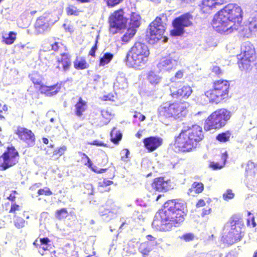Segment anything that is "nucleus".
<instances>
[{
  "label": "nucleus",
  "mask_w": 257,
  "mask_h": 257,
  "mask_svg": "<svg viewBox=\"0 0 257 257\" xmlns=\"http://www.w3.org/2000/svg\"><path fill=\"white\" fill-rule=\"evenodd\" d=\"M186 206L181 200H168L163 209L157 212L152 222V226L160 231H169L173 227L180 225L186 215Z\"/></svg>",
  "instance_id": "1"
},
{
  "label": "nucleus",
  "mask_w": 257,
  "mask_h": 257,
  "mask_svg": "<svg viewBox=\"0 0 257 257\" xmlns=\"http://www.w3.org/2000/svg\"><path fill=\"white\" fill-rule=\"evenodd\" d=\"M242 14L240 7L236 4H228L214 16L213 27L219 33L230 34L239 29L242 19Z\"/></svg>",
  "instance_id": "2"
},
{
  "label": "nucleus",
  "mask_w": 257,
  "mask_h": 257,
  "mask_svg": "<svg viewBox=\"0 0 257 257\" xmlns=\"http://www.w3.org/2000/svg\"><path fill=\"white\" fill-rule=\"evenodd\" d=\"M203 138L202 128L199 125L185 126L176 138L175 145L179 151L189 152L192 148H196L197 143Z\"/></svg>",
  "instance_id": "3"
},
{
  "label": "nucleus",
  "mask_w": 257,
  "mask_h": 257,
  "mask_svg": "<svg viewBox=\"0 0 257 257\" xmlns=\"http://www.w3.org/2000/svg\"><path fill=\"white\" fill-rule=\"evenodd\" d=\"M149 55L150 51L146 44L136 42L127 53L125 59L126 65L131 68L141 69L145 66Z\"/></svg>",
  "instance_id": "4"
},
{
  "label": "nucleus",
  "mask_w": 257,
  "mask_h": 257,
  "mask_svg": "<svg viewBox=\"0 0 257 257\" xmlns=\"http://www.w3.org/2000/svg\"><path fill=\"white\" fill-rule=\"evenodd\" d=\"M231 116L230 112L226 109H220L213 112L206 120L204 125L206 131L219 129L224 126Z\"/></svg>",
  "instance_id": "5"
},
{
  "label": "nucleus",
  "mask_w": 257,
  "mask_h": 257,
  "mask_svg": "<svg viewBox=\"0 0 257 257\" xmlns=\"http://www.w3.org/2000/svg\"><path fill=\"white\" fill-rule=\"evenodd\" d=\"M242 225L234 220L227 222L224 226L222 241L228 244H232L242 237Z\"/></svg>",
  "instance_id": "6"
},
{
  "label": "nucleus",
  "mask_w": 257,
  "mask_h": 257,
  "mask_svg": "<svg viewBox=\"0 0 257 257\" xmlns=\"http://www.w3.org/2000/svg\"><path fill=\"white\" fill-rule=\"evenodd\" d=\"M229 84L225 80H218L214 83V89L206 92L205 95L209 97L210 102L218 104L228 96Z\"/></svg>",
  "instance_id": "7"
},
{
  "label": "nucleus",
  "mask_w": 257,
  "mask_h": 257,
  "mask_svg": "<svg viewBox=\"0 0 257 257\" xmlns=\"http://www.w3.org/2000/svg\"><path fill=\"white\" fill-rule=\"evenodd\" d=\"M256 58L255 49L253 45L249 42H244L241 48V53L238 56L239 60L238 66L241 70L249 69L251 63Z\"/></svg>",
  "instance_id": "8"
},
{
  "label": "nucleus",
  "mask_w": 257,
  "mask_h": 257,
  "mask_svg": "<svg viewBox=\"0 0 257 257\" xmlns=\"http://www.w3.org/2000/svg\"><path fill=\"white\" fill-rule=\"evenodd\" d=\"M58 19L57 17L51 14H44L40 17L35 23V32L37 34H42L50 31Z\"/></svg>",
  "instance_id": "9"
},
{
  "label": "nucleus",
  "mask_w": 257,
  "mask_h": 257,
  "mask_svg": "<svg viewBox=\"0 0 257 257\" xmlns=\"http://www.w3.org/2000/svg\"><path fill=\"white\" fill-rule=\"evenodd\" d=\"M29 77L36 88H39L41 93L45 94L47 96L56 95L61 89V85L58 84L50 86L44 85L42 76L37 73H33Z\"/></svg>",
  "instance_id": "10"
},
{
  "label": "nucleus",
  "mask_w": 257,
  "mask_h": 257,
  "mask_svg": "<svg viewBox=\"0 0 257 257\" xmlns=\"http://www.w3.org/2000/svg\"><path fill=\"white\" fill-rule=\"evenodd\" d=\"M191 15L188 13L176 18L172 23L174 29L171 31V35L173 36H179L184 33V28L190 26L192 23L191 20Z\"/></svg>",
  "instance_id": "11"
},
{
  "label": "nucleus",
  "mask_w": 257,
  "mask_h": 257,
  "mask_svg": "<svg viewBox=\"0 0 257 257\" xmlns=\"http://www.w3.org/2000/svg\"><path fill=\"white\" fill-rule=\"evenodd\" d=\"M127 19L124 16L122 10H119L112 13L109 18L110 31L115 34L118 30L121 29L126 26Z\"/></svg>",
  "instance_id": "12"
},
{
  "label": "nucleus",
  "mask_w": 257,
  "mask_h": 257,
  "mask_svg": "<svg viewBox=\"0 0 257 257\" xmlns=\"http://www.w3.org/2000/svg\"><path fill=\"white\" fill-rule=\"evenodd\" d=\"M164 18H166L164 15H162V18L157 17L149 26L150 39L154 41H158L160 40L164 33L165 26L162 20Z\"/></svg>",
  "instance_id": "13"
},
{
  "label": "nucleus",
  "mask_w": 257,
  "mask_h": 257,
  "mask_svg": "<svg viewBox=\"0 0 257 257\" xmlns=\"http://www.w3.org/2000/svg\"><path fill=\"white\" fill-rule=\"evenodd\" d=\"M18 156L19 153L14 147H8L7 151L1 157L3 161L0 166L1 170H6L16 164L18 162Z\"/></svg>",
  "instance_id": "14"
},
{
  "label": "nucleus",
  "mask_w": 257,
  "mask_h": 257,
  "mask_svg": "<svg viewBox=\"0 0 257 257\" xmlns=\"http://www.w3.org/2000/svg\"><path fill=\"white\" fill-rule=\"evenodd\" d=\"M119 207L115 205L112 200H108L105 205L99 208V214L105 221L111 220L117 213Z\"/></svg>",
  "instance_id": "15"
},
{
  "label": "nucleus",
  "mask_w": 257,
  "mask_h": 257,
  "mask_svg": "<svg viewBox=\"0 0 257 257\" xmlns=\"http://www.w3.org/2000/svg\"><path fill=\"white\" fill-rule=\"evenodd\" d=\"M179 57L175 53L162 58L157 64V67L161 71H170L176 68L178 65Z\"/></svg>",
  "instance_id": "16"
},
{
  "label": "nucleus",
  "mask_w": 257,
  "mask_h": 257,
  "mask_svg": "<svg viewBox=\"0 0 257 257\" xmlns=\"http://www.w3.org/2000/svg\"><path fill=\"white\" fill-rule=\"evenodd\" d=\"M187 105L185 102L170 103L171 118L182 119L185 117L188 112Z\"/></svg>",
  "instance_id": "17"
},
{
  "label": "nucleus",
  "mask_w": 257,
  "mask_h": 257,
  "mask_svg": "<svg viewBox=\"0 0 257 257\" xmlns=\"http://www.w3.org/2000/svg\"><path fill=\"white\" fill-rule=\"evenodd\" d=\"M171 95L173 98H187L192 93V90L188 85L177 89L175 87L171 86L170 87Z\"/></svg>",
  "instance_id": "18"
},
{
  "label": "nucleus",
  "mask_w": 257,
  "mask_h": 257,
  "mask_svg": "<svg viewBox=\"0 0 257 257\" xmlns=\"http://www.w3.org/2000/svg\"><path fill=\"white\" fill-rule=\"evenodd\" d=\"M16 134L21 140L25 141L29 145L33 146L35 141V137L32 132L26 128L18 126Z\"/></svg>",
  "instance_id": "19"
},
{
  "label": "nucleus",
  "mask_w": 257,
  "mask_h": 257,
  "mask_svg": "<svg viewBox=\"0 0 257 257\" xmlns=\"http://www.w3.org/2000/svg\"><path fill=\"white\" fill-rule=\"evenodd\" d=\"M163 143V139L158 137H150L143 140L145 147L152 152L159 147Z\"/></svg>",
  "instance_id": "20"
},
{
  "label": "nucleus",
  "mask_w": 257,
  "mask_h": 257,
  "mask_svg": "<svg viewBox=\"0 0 257 257\" xmlns=\"http://www.w3.org/2000/svg\"><path fill=\"white\" fill-rule=\"evenodd\" d=\"M254 14L249 19V23L248 26H246V28H244L243 31L246 29V32L244 34V36L249 37L251 33H255L257 31V5L253 8Z\"/></svg>",
  "instance_id": "21"
},
{
  "label": "nucleus",
  "mask_w": 257,
  "mask_h": 257,
  "mask_svg": "<svg viewBox=\"0 0 257 257\" xmlns=\"http://www.w3.org/2000/svg\"><path fill=\"white\" fill-rule=\"evenodd\" d=\"M128 86L127 79L125 74L123 73H118L115 82L113 84V87L115 90H124Z\"/></svg>",
  "instance_id": "22"
},
{
  "label": "nucleus",
  "mask_w": 257,
  "mask_h": 257,
  "mask_svg": "<svg viewBox=\"0 0 257 257\" xmlns=\"http://www.w3.org/2000/svg\"><path fill=\"white\" fill-rule=\"evenodd\" d=\"M170 103L166 102L158 108V117L162 119L171 118Z\"/></svg>",
  "instance_id": "23"
},
{
  "label": "nucleus",
  "mask_w": 257,
  "mask_h": 257,
  "mask_svg": "<svg viewBox=\"0 0 257 257\" xmlns=\"http://www.w3.org/2000/svg\"><path fill=\"white\" fill-rule=\"evenodd\" d=\"M152 186L156 191L165 192L168 190V183L163 178L155 179Z\"/></svg>",
  "instance_id": "24"
},
{
  "label": "nucleus",
  "mask_w": 257,
  "mask_h": 257,
  "mask_svg": "<svg viewBox=\"0 0 257 257\" xmlns=\"http://www.w3.org/2000/svg\"><path fill=\"white\" fill-rule=\"evenodd\" d=\"M225 2L226 0H202V9H204L206 8V10H203V12H205L207 11V10H210L216 8L217 6H220Z\"/></svg>",
  "instance_id": "25"
},
{
  "label": "nucleus",
  "mask_w": 257,
  "mask_h": 257,
  "mask_svg": "<svg viewBox=\"0 0 257 257\" xmlns=\"http://www.w3.org/2000/svg\"><path fill=\"white\" fill-rule=\"evenodd\" d=\"M74 107L75 114L78 117H80L83 115V113L86 110V102L84 101L81 97H80L78 101L75 105Z\"/></svg>",
  "instance_id": "26"
},
{
  "label": "nucleus",
  "mask_w": 257,
  "mask_h": 257,
  "mask_svg": "<svg viewBox=\"0 0 257 257\" xmlns=\"http://www.w3.org/2000/svg\"><path fill=\"white\" fill-rule=\"evenodd\" d=\"M140 20L141 17L139 15L135 13H132L130 17L128 28L135 29L137 31L141 24Z\"/></svg>",
  "instance_id": "27"
},
{
  "label": "nucleus",
  "mask_w": 257,
  "mask_h": 257,
  "mask_svg": "<svg viewBox=\"0 0 257 257\" xmlns=\"http://www.w3.org/2000/svg\"><path fill=\"white\" fill-rule=\"evenodd\" d=\"M204 189V185L201 182H194L191 187L188 190V194L189 195L194 196L195 194L202 192Z\"/></svg>",
  "instance_id": "28"
},
{
  "label": "nucleus",
  "mask_w": 257,
  "mask_h": 257,
  "mask_svg": "<svg viewBox=\"0 0 257 257\" xmlns=\"http://www.w3.org/2000/svg\"><path fill=\"white\" fill-rule=\"evenodd\" d=\"M61 59L58 58L57 61L59 63L61 62L62 63L64 71H66L69 69L70 66L71 65V60L70 56L67 53H62L61 54Z\"/></svg>",
  "instance_id": "29"
},
{
  "label": "nucleus",
  "mask_w": 257,
  "mask_h": 257,
  "mask_svg": "<svg viewBox=\"0 0 257 257\" xmlns=\"http://www.w3.org/2000/svg\"><path fill=\"white\" fill-rule=\"evenodd\" d=\"M257 172V165L255 164L251 161H249L247 164L245 172L246 178L249 179L250 178L254 175Z\"/></svg>",
  "instance_id": "30"
},
{
  "label": "nucleus",
  "mask_w": 257,
  "mask_h": 257,
  "mask_svg": "<svg viewBox=\"0 0 257 257\" xmlns=\"http://www.w3.org/2000/svg\"><path fill=\"white\" fill-rule=\"evenodd\" d=\"M221 157V160H222V162L221 164L218 162L215 163L212 162L210 163V167L212 168L213 170H218L224 167L228 158V154L227 152L225 151L224 153H222Z\"/></svg>",
  "instance_id": "31"
},
{
  "label": "nucleus",
  "mask_w": 257,
  "mask_h": 257,
  "mask_svg": "<svg viewBox=\"0 0 257 257\" xmlns=\"http://www.w3.org/2000/svg\"><path fill=\"white\" fill-rule=\"evenodd\" d=\"M17 34L14 32H10L8 34H3V42L7 45H11L14 43L16 39Z\"/></svg>",
  "instance_id": "32"
},
{
  "label": "nucleus",
  "mask_w": 257,
  "mask_h": 257,
  "mask_svg": "<svg viewBox=\"0 0 257 257\" xmlns=\"http://www.w3.org/2000/svg\"><path fill=\"white\" fill-rule=\"evenodd\" d=\"M153 246L150 242H145L141 243L139 247V250L143 254L147 255L151 250H152Z\"/></svg>",
  "instance_id": "33"
},
{
  "label": "nucleus",
  "mask_w": 257,
  "mask_h": 257,
  "mask_svg": "<svg viewBox=\"0 0 257 257\" xmlns=\"http://www.w3.org/2000/svg\"><path fill=\"white\" fill-rule=\"evenodd\" d=\"M113 57V55L111 53H105L103 54L99 60V66H104L108 64Z\"/></svg>",
  "instance_id": "34"
},
{
  "label": "nucleus",
  "mask_w": 257,
  "mask_h": 257,
  "mask_svg": "<svg viewBox=\"0 0 257 257\" xmlns=\"http://www.w3.org/2000/svg\"><path fill=\"white\" fill-rule=\"evenodd\" d=\"M135 29L128 28L125 34L121 37V41L124 43H127L132 39L136 33Z\"/></svg>",
  "instance_id": "35"
},
{
  "label": "nucleus",
  "mask_w": 257,
  "mask_h": 257,
  "mask_svg": "<svg viewBox=\"0 0 257 257\" xmlns=\"http://www.w3.org/2000/svg\"><path fill=\"white\" fill-rule=\"evenodd\" d=\"M74 67L77 69H85L89 67V64L83 58L77 59L74 63Z\"/></svg>",
  "instance_id": "36"
},
{
  "label": "nucleus",
  "mask_w": 257,
  "mask_h": 257,
  "mask_svg": "<svg viewBox=\"0 0 257 257\" xmlns=\"http://www.w3.org/2000/svg\"><path fill=\"white\" fill-rule=\"evenodd\" d=\"M231 134L229 131L219 134L216 137V139L220 142L225 143L229 141Z\"/></svg>",
  "instance_id": "37"
},
{
  "label": "nucleus",
  "mask_w": 257,
  "mask_h": 257,
  "mask_svg": "<svg viewBox=\"0 0 257 257\" xmlns=\"http://www.w3.org/2000/svg\"><path fill=\"white\" fill-rule=\"evenodd\" d=\"M148 79L151 84H157L160 81V77L154 72L151 71L148 74Z\"/></svg>",
  "instance_id": "38"
},
{
  "label": "nucleus",
  "mask_w": 257,
  "mask_h": 257,
  "mask_svg": "<svg viewBox=\"0 0 257 257\" xmlns=\"http://www.w3.org/2000/svg\"><path fill=\"white\" fill-rule=\"evenodd\" d=\"M68 215V213L66 208H62L60 210H58L56 211L55 213L56 217L59 220L66 218Z\"/></svg>",
  "instance_id": "39"
},
{
  "label": "nucleus",
  "mask_w": 257,
  "mask_h": 257,
  "mask_svg": "<svg viewBox=\"0 0 257 257\" xmlns=\"http://www.w3.org/2000/svg\"><path fill=\"white\" fill-rule=\"evenodd\" d=\"M111 140L114 143L117 144L121 139L122 135L120 133L117 134L114 128L110 133Z\"/></svg>",
  "instance_id": "40"
},
{
  "label": "nucleus",
  "mask_w": 257,
  "mask_h": 257,
  "mask_svg": "<svg viewBox=\"0 0 257 257\" xmlns=\"http://www.w3.org/2000/svg\"><path fill=\"white\" fill-rule=\"evenodd\" d=\"M66 12L68 15L70 16H78L80 11L73 6H70L66 9Z\"/></svg>",
  "instance_id": "41"
},
{
  "label": "nucleus",
  "mask_w": 257,
  "mask_h": 257,
  "mask_svg": "<svg viewBox=\"0 0 257 257\" xmlns=\"http://www.w3.org/2000/svg\"><path fill=\"white\" fill-rule=\"evenodd\" d=\"M101 115L103 118L106 119L104 122L105 124H107L111 118V114L108 110H102Z\"/></svg>",
  "instance_id": "42"
},
{
  "label": "nucleus",
  "mask_w": 257,
  "mask_h": 257,
  "mask_svg": "<svg viewBox=\"0 0 257 257\" xmlns=\"http://www.w3.org/2000/svg\"><path fill=\"white\" fill-rule=\"evenodd\" d=\"M15 225L18 228H21L25 226V221L21 217H18L14 221Z\"/></svg>",
  "instance_id": "43"
},
{
  "label": "nucleus",
  "mask_w": 257,
  "mask_h": 257,
  "mask_svg": "<svg viewBox=\"0 0 257 257\" xmlns=\"http://www.w3.org/2000/svg\"><path fill=\"white\" fill-rule=\"evenodd\" d=\"M108 7L112 8L117 5L123 0H103Z\"/></svg>",
  "instance_id": "44"
},
{
  "label": "nucleus",
  "mask_w": 257,
  "mask_h": 257,
  "mask_svg": "<svg viewBox=\"0 0 257 257\" xmlns=\"http://www.w3.org/2000/svg\"><path fill=\"white\" fill-rule=\"evenodd\" d=\"M234 196V193H232V190L228 189L223 194V198L226 201L232 199Z\"/></svg>",
  "instance_id": "45"
},
{
  "label": "nucleus",
  "mask_w": 257,
  "mask_h": 257,
  "mask_svg": "<svg viewBox=\"0 0 257 257\" xmlns=\"http://www.w3.org/2000/svg\"><path fill=\"white\" fill-rule=\"evenodd\" d=\"M181 238L183 239L186 241H190L194 238V235L192 233H187L182 236Z\"/></svg>",
  "instance_id": "46"
},
{
  "label": "nucleus",
  "mask_w": 257,
  "mask_h": 257,
  "mask_svg": "<svg viewBox=\"0 0 257 257\" xmlns=\"http://www.w3.org/2000/svg\"><path fill=\"white\" fill-rule=\"evenodd\" d=\"M66 150V147L65 146H63L58 149L55 150L54 151V155H59V156H61V155L64 154Z\"/></svg>",
  "instance_id": "47"
},
{
  "label": "nucleus",
  "mask_w": 257,
  "mask_h": 257,
  "mask_svg": "<svg viewBox=\"0 0 257 257\" xmlns=\"http://www.w3.org/2000/svg\"><path fill=\"white\" fill-rule=\"evenodd\" d=\"M38 193L39 195H50L52 194V192L49 189L46 188L45 189H41L38 190Z\"/></svg>",
  "instance_id": "48"
},
{
  "label": "nucleus",
  "mask_w": 257,
  "mask_h": 257,
  "mask_svg": "<svg viewBox=\"0 0 257 257\" xmlns=\"http://www.w3.org/2000/svg\"><path fill=\"white\" fill-rule=\"evenodd\" d=\"M184 72L182 70H179L176 73L174 77L172 78L171 80L172 81H175L176 80L182 78Z\"/></svg>",
  "instance_id": "49"
},
{
  "label": "nucleus",
  "mask_w": 257,
  "mask_h": 257,
  "mask_svg": "<svg viewBox=\"0 0 257 257\" xmlns=\"http://www.w3.org/2000/svg\"><path fill=\"white\" fill-rule=\"evenodd\" d=\"M130 154V152L127 149H124L121 152V160L125 161L126 159L128 158V156Z\"/></svg>",
  "instance_id": "50"
},
{
  "label": "nucleus",
  "mask_w": 257,
  "mask_h": 257,
  "mask_svg": "<svg viewBox=\"0 0 257 257\" xmlns=\"http://www.w3.org/2000/svg\"><path fill=\"white\" fill-rule=\"evenodd\" d=\"M48 246L47 244H41L39 248V252L42 255H44L45 251L48 250Z\"/></svg>",
  "instance_id": "51"
},
{
  "label": "nucleus",
  "mask_w": 257,
  "mask_h": 257,
  "mask_svg": "<svg viewBox=\"0 0 257 257\" xmlns=\"http://www.w3.org/2000/svg\"><path fill=\"white\" fill-rule=\"evenodd\" d=\"M97 41L96 40L94 45L92 47L90 51H89V54L91 56H93V57L95 56V52H96V50L97 49Z\"/></svg>",
  "instance_id": "52"
},
{
  "label": "nucleus",
  "mask_w": 257,
  "mask_h": 257,
  "mask_svg": "<svg viewBox=\"0 0 257 257\" xmlns=\"http://www.w3.org/2000/svg\"><path fill=\"white\" fill-rule=\"evenodd\" d=\"M91 169V170L94 171V172L97 173H102L106 171V169H101L100 170L98 169V168L95 166L93 165L92 168H90Z\"/></svg>",
  "instance_id": "53"
},
{
  "label": "nucleus",
  "mask_w": 257,
  "mask_h": 257,
  "mask_svg": "<svg viewBox=\"0 0 257 257\" xmlns=\"http://www.w3.org/2000/svg\"><path fill=\"white\" fill-rule=\"evenodd\" d=\"M147 238L149 240L148 242H150L151 243L152 245L154 246L156 245L157 242L155 240V238L151 235H147Z\"/></svg>",
  "instance_id": "54"
},
{
  "label": "nucleus",
  "mask_w": 257,
  "mask_h": 257,
  "mask_svg": "<svg viewBox=\"0 0 257 257\" xmlns=\"http://www.w3.org/2000/svg\"><path fill=\"white\" fill-rule=\"evenodd\" d=\"M134 117L135 118H138L141 121H144L146 118L145 116L142 114L141 113H137L135 114Z\"/></svg>",
  "instance_id": "55"
},
{
  "label": "nucleus",
  "mask_w": 257,
  "mask_h": 257,
  "mask_svg": "<svg viewBox=\"0 0 257 257\" xmlns=\"http://www.w3.org/2000/svg\"><path fill=\"white\" fill-rule=\"evenodd\" d=\"M19 210V206L16 204H13L12 205L11 208L10 212L15 213L16 211Z\"/></svg>",
  "instance_id": "56"
},
{
  "label": "nucleus",
  "mask_w": 257,
  "mask_h": 257,
  "mask_svg": "<svg viewBox=\"0 0 257 257\" xmlns=\"http://www.w3.org/2000/svg\"><path fill=\"white\" fill-rule=\"evenodd\" d=\"M83 156H84L85 157V158L87 160V163H86L85 165H87L89 168H92V166L93 165V164L92 161H91V160L85 154L83 153Z\"/></svg>",
  "instance_id": "57"
},
{
  "label": "nucleus",
  "mask_w": 257,
  "mask_h": 257,
  "mask_svg": "<svg viewBox=\"0 0 257 257\" xmlns=\"http://www.w3.org/2000/svg\"><path fill=\"white\" fill-rule=\"evenodd\" d=\"M51 49L54 51H57L60 47L59 44L58 42H54L51 45Z\"/></svg>",
  "instance_id": "58"
},
{
  "label": "nucleus",
  "mask_w": 257,
  "mask_h": 257,
  "mask_svg": "<svg viewBox=\"0 0 257 257\" xmlns=\"http://www.w3.org/2000/svg\"><path fill=\"white\" fill-rule=\"evenodd\" d=\"M211 208H203L201 213V216H204L205 215L209 214L210 213Z\"/></svg>",
  "instance_id": "59"
},
{
  "label": "nucleus",
  "mask_w": 257,
  "mask_h": 257,
  "mask_svg": "<svg viewBox=\"0 0 257 257\" xmlns=\"http://www.w3.org/2000/svg\"><path fill=\"white\" fill-rule=\"evenodd\" d=\"M212 72H214L217 75H219L221 73V70L219 67L214 66L212 68Z\"/></svg>",
  "instance_id": "60"
},
{
  "label": "nucleus",
  "mask_w": 257,
  "mask_h": 257,
  "mask_svg": "<svg viewBox=\"0 0 257 257\" xmlns=\"http://www.w3.org/2000/svg\"><path fill=\"white\" fill-rule=\"evenodd\" d=\"M41 244H47L48 245V243L50 241L49 239L48 238H43L40 239Z\"/></svg>",
  "instance_id": "61"
},
{
  "label": "nucleus",
  "mask_w": 257,
  "mask_h": 257,
  "mask_svg": "<svg viewBox=\"0 0 257 257\" xmlns=\"http://www.w3.org/2000/svg\"><path fill=\"white\" fill-rule=\"evenodd\" d=\"M90 144L91 145H96L98 146H101L103 145V144L102 143H100L97 140H95Z\"/></svg>",
  "instance_id": "62"
},
{
  "label": "nucleus",
  "mask_w": 257,
  "mask_h": 257,
  "mask_svg": "<svg viewBox=\"0 0 257 257\" xmlns=\"http://www.w3.org/2000/svg\"><path fill=\"white\" fill-rule=\"evenodd\" d=\"M205 202L203 200H200L196 204L197 207H202L205 205Z\"/></svg>",
  "instance_id": "63"
},
{
  "label": "nucleus",
  "mask_w": 257,
  "mask_h": 257,
  "mask_svg": "<svg viewBox=\"0 0 257 257\" xmlns=\"http://www.w3.org/2000/svg\"><path fill=\"white\" fill-rule=\"evenodd\" d=\"M112 183V181H109V180H104L103 181V184L105 185V186H108V185H110V184H111Z\"/></svg>",
  "instance_id": "64"
}]
</instances>
